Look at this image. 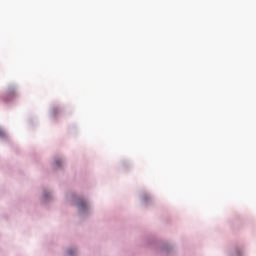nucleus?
Masks as SVG:
<instances>
[{"instance_id":"f257e3e1","label":"nucleus","mask_w":256,"mask_h":256,"mask_svg":"<svg viewBox=\"0 0 256 256\" xmlns=\"http://www.w3.org/2000/svg\"><path fill=\"white\" fill-rule=\"evenodd\" d=\"M80 209H85V207H87V203L82 202L81 204H79Z\"/></svg>"},{"instance_id":"f03ea898","label":"nucleus","mask_w":256,"mask_h":256,"mask_svg":"<svg viewBox=\"0 0 256 256\" xmlns=\"http://www.w3.org/2000/svg\"><path fill=\"white\" fill-rule=\"evenodd\" d=\"M55 166H56V167H60V166H61V161H60V160H57V161L55 162Z\"/></svg>"},{"instance_id":"7ed1b4c3","label":"nucleus","mask_w":256,"mask_h":256,"mask_svg":"<svg viewBox=\"0 0 256 256\" xmlns=\"http://www.w3.org/2000/svg\"><path fill=\"white\" fill-rule=\"evenodd\" d=\"M68 253L70 254V255H73V252L70 250V251H68Z\"/></svg>"},{"instance_id":"20e7f679","label":"nucleus","mask_w":256,"mask_h":256,"mask_svg":"<svg viewBox=\"0 0 256 256\" xmlns=\"http://www.w3.org/2000/svg\"><path fill=\"white\" fill-rule=\"evenodd\" d=\"M3 136V132L0 131V137Z\"/></svg>"}]
</instances>
